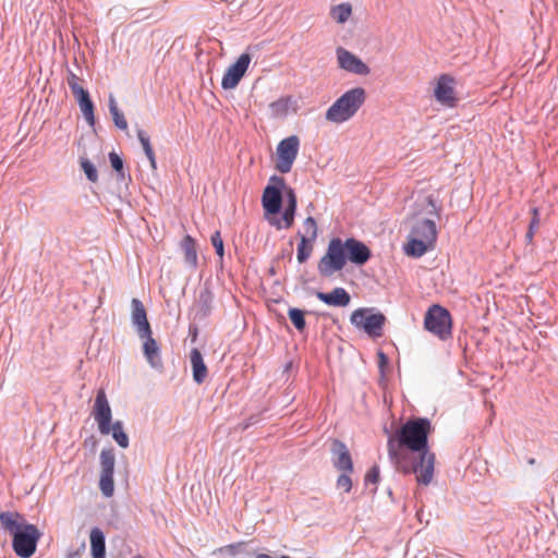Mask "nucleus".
<instances>
[{"label": "nucleus", "mask_w": 558, "mask_h": 558, "mask_svg": "<svg viewBox=\"0 0 558 558\" xmlns=\"http://www.w3.org/2000/svg\"><path fill=\"white\" fill-rule=\"evenodd\" d=\"M433 430L427 417H410L395 433L388 427L387 453L391 462H403L404 474H416L420 484L428 485L434 476L436 456L430 450L428 437Z\"/></svg>", "instance_id": "f257e3e1"}, {"label": "nucleus", "mask_w": 558, "mask_h": 558, "mask_svg": "<svg viewBox=\"0 0 558 558\" xmlns=\"http://www.w3.org/2000/svg\"><path fill=\"white\" fill-rule=\"evenodd\" d=\"M265 218L277 230L290 228L295 218L298 198L295 191L288 186L282 177L269 178L262 195Z\"/></svg>", "instance_id": "f03ea898"}, {"label": "nucleus", "mask_w": 558, "mask_h": 558, "mask_svg": "<svg viewBox=\"0 0 558 558\" xmlns=\"http://www.w3.org/2000/svg\"><path fill=\"white\" fill-rule=\"evenodd\" d=\"M95 421L98 424V429L100 434L108 435L111 434L114 441L119 447L125 449L130 445L129 436L124 430L123 422L116 421L112 423V411L109 404L107 395L104 389H99L97 391L94 411H93Z\"/></svg>", "instance_id": "7ed1b4c3"}, {"label": "nucleus", "mask_w": 558, "mask_h": 558, "mask_svg": "<svg viewBox=\"0 0 558 558\" xmlns=\"http://www.w3.org/2000/svg\"><path fill=\"white\" fill-rule=\"evenodd\" d=\"M366 92L363 87H354L343 93L326 111L325 118L332 123L349 121L364 105Z\"/></svg>", "instance_id": "20e7f679"}, {"label": "nucleus", "mask_w": 558, "mask_h": 558, "mask_svg": "<svg viewBox=\"0 0 558 558\" xmlns=\"http://www.w3.org/2000/svg\"><path fill=\"white\" fill-rule=\"evenodd\" d=\"M348 263L345 240L332 238L327 246L326 254L318 262V272L323 277H330L344 268Z\"/></svg>", "instance_id": "39448f33"}, {"label": "nucleus", "mask_w": 558, "mask_h": 558, "mask_svg": "<svg viewBox=\"0 0 558 558\" xmlns=\"http://www.w3.org/2000/svg\"><path fill=\"white\" fill-rule=\"evenodd\" d=\"M387 318L374 307H360L352 312L350 323L372 338L383 336Z\"/></svg>", "instance_id": "423d86ee"}, {"label": "nucleus", "mask_w": 558, "mask_h": 558, "mask_svg": "<svg viewBox=\"0 0 558 558\" xmlns=\"http://www.w3.org/2000/svg\"><path fill=\"white\" fill-rule=\"evenodd\" d=\"M424 328L440 340H448L452 336V317L450 312L439 304H433L425 314Z\"/></svg>", "instance_id": "0eeeda50"}, {"label": "nucleus", "mask_w": 558, "mask_h": 558, "mask_svg": "<svg viewBox=\"0 0 558 558\" xmlns=\"http://www.w3.org/2000/svg\"><path fill=\"white\" fill-rule=\"evenodd\" d=\"M41 532L35 524L25 523L12 536V547L19 558H31L37 548Z\"/></svg>", "instance_id": "6e6552de"}, {"label": "nucleus", "mask_w": 558, "mask_h": 558, "mask_svg": "<svg viewBox=\"0 0 558 558\" xmlns=\"http://www.w3.org/2000/svg\"><path fill=\"white\" fill-rule=\"evenodd\" d=\"M213 555H219L223 558L241 557V558H272L268 553L263 551L255 541L239 542L221 546L213 551ZM278 558H290L281 555Z\"/></svg>", "instance_id": "1a4fd4ad"}, {"label": "nucleus", "mask_w": 558, "mask_h": 558, "mask_svg": "<svg viewBox=\"0 0 558 558\" xmlns=\"http://www.w3.org/2000/svg\"><path fill=\"white\" fill-rule=\"evenodd\" d=\"M258 50V46H250L246 51L241 53L234 63H232L225 72L221 80V87L225 90L234 89L242 77L245 75V72L248 69V65L252 61L251 51Z\"/></svg>", "instance_id": "9d476101"}, {"label": "nucleus", "mask_w": 558, "mask_h": 558, "mask_svg": "<svg viewBox=\"0 0 558 558\" xmlns=\"http://www.w3.org/2000/svg\"><path fill=\"white\" fill-rule=\"evenodd\" d=\"M300 149V138L296 135H290L281 140L277 146L276 169L280 173H288L296 159Z\"/></svg>", "instance_id": "9b49d317"}, {"label": "nucleus", "mask_w": 558, "mask_h": 558, "mask_svg": "<svg viewBox=\"0 0 558 558\" xmlns=\"http://www.w3.org/2000/svg\"><path fill=\"white\" fill-rule=\"evenodd\" d=\"M332 466L339 472H354L353 460L348 446L338 438L330 441Z\"/></svg>", "instance_id": "f8f14e48"}, {"label": "nucleus", "mask_w": 558, "mask_h": 558, "mask_svg": "<svg viewBox=\"0 0 558 558\" xmlns=\"http://www.w3.org/2000/svg\"><path fill=\"white\" fill-rule=\"evenodd\" d=\"M336 54L338 64L342 70L356 75L369 74V66L362 59L344 49L343 47H338L336 49Z\"/></svg>", "instance_id": "ddd939ff"}, {"label": "nucleus", "mask_w": 558, "mask_h": 558, "mask_svg": "<svg viewBox=\"0 0 558 558\" xmlns=\"http://www.w3.org/2000/svg\"><path fill=\"white\" fill-rule=\"evenodd\" d=\"M345 248L348 254V262L356 266L365 265L372 257V251L362 241L355 238L345 239Z\"/></svg>", "instance_id": "4468645a"}, {"label": "nucleus", "mask_w": 558, "mask_h": 558, "mask_svg": "<svg viewBox=\"0 0 558 558\" xmlns=\"http://www.w3.org/2000/svg\"><path fill=\"white\" fill-rule=\"evenodd\" d=\"M454 78L448 74H441L437 81L434 89V96L437 101L445 104L449 107L456 105L457 98L454 97Z\"/></svg>", "instance_id": "2eb2a0df"}, {"label": "nucleus", "mask_w": 558, "mask_h": 558, "mask_svg": "<svg viewBox=\"0 0 558 558\" xmlns=\"http://www.w3.org/2000/svg\"><path fill=\"white\" fill-rule=\"evenodd\" d=\"M138 337L144 340L143 353L148 364L155 369H162L163 364L160 356V348L157 341L153 338V331L150 330L148 335L140 333Z\"/></svg>", "instance_id": "dca6fc26"}, {"label": "nucleus", "mask_w": 558, "mask_h": 558, "mask_svg": "<svg viewBox=\"0 0 558 558\" xmlns=\"http://www.w3.org/2000/svg\"><path fill=\"white\" fill-rule=\"evenodd\" d=\"M214 294L210 287L205 283L199 291L196 302V311L193 316L194 322H204L213 312Z\"/></svg>", "instance_id": "f3484780"}, {"label": "nucleus", "mask_w": 558, "mask_h": 558, "mask_svg": "<svg viewBox=\"0 0 558 558\" xmlns=\"http://www.w3.org/2000/svg\"><path fill=\"white\" fill-rule=\"evenodd\" d=\"M315 296L329 306L345 307L351 302L350 293L342 287H337L330 292L315 291Z\"/></svg>", "instance_id": "a211bd4d"}, {"label": "nucleus", "mask_w": 558, "mask_h": 558, "mask_svg": "<svg viewBox=\"0 0 558 558\" xmlns=\"http://www.w3.org/2000/svg\"><path fill=\"white\" fill-rule=\"evenodd\" d=\"M132 315L131 320L132 325L135 327L137 335L145 333L148 335L150 332L151 327L147 319V312L143 304V302L138 299H132L131 301Z\"/></svg>", "instance_id": "6ab92c4d"}, {"label": "nucleus", "mask_w": 558, "mask_h": 558, "mask_svg": "<svg viewBox=\"0 0 558 558\" xmlns=\"http://www.w3.org/2000/svg\"><path fill=\"white\" fill-rule=\"evenodd\" d=\"M410 233L411 235L422 239L432 246H434L437 240L436 223L434 220L427 218L417 220L413 225Z\"/></svg>", "instance_id": "aec40b11"}, {"label": "nucleus", "mask_w": 558, "mask_h": 558, "mask_svg": "<svg viewBox=\"0 0 558 558\" xmlns=\"http://www.w3.org/2000/svg\"><path fill=\"white\" fill-rule=\"evenodd\" d=\"M193 380L197 385H202L208 375L207 365L204 362L202 352L197 348H193L190 353Z\"/></svg>", "instance_id": "412c9836"}, {"label": "nucleus", "mask_w": 558, "mask_h": 558, "mask_svg": "<svg viewBox=\"0 0 558 558\" xmlns=\"http://www.w3.org/2000/svg\"><path fill=\"white\" fill-rule=\"evenodd\" d=\"M89 537L92 558H106V536L102 530L93 527Z\"/></svg>", "instance_id": "4be33fe9"}, {"label": "nucleus", "mask_w": 558, "mask_h": 558, "mask_svg": "<svg viewBox=\"0 0 558 558\" xmlns=\"http://www.w3.org/2000/svg\"><path fill=\"white\" fill-rule=\"evenodd\" d=\"M180 246L184 253L185 264L190 268L196 269L197 263H198L197 252H196V241L190 234H186L181 240Z\"/></svg>", "instance_id": "5701e85b"}, {"label": "nucleus", "mask_w": 558, "mask_h": 558, "mask_svg": "<svg viewBox=\"0 0 558 558\" xmlns=\"http://www.w3.org/2000/svg\"><path fill=\"white\" fill-rule=\"evenodd\" d=\"M0 523L13 536L26 521L19 512L2 511L0 512Z\"/></svg>", "instance_id": "b1692460"}, {"label": "nucleus", "mask_w": 558, "mask_h": 558, "mask_svg": "<svg viewBox=\"0 0 558 558\" xmlns=\"http://www.w3.org/2000/svg\"><path fill=\"white\" fill-rule=\"evenodd\" d=\"M430 244L426 243L422 239H418L414 235L409 234V241L404 246V253L414 258H420L423 256L429 248H433Z\"/></svg>", "instance_id": "393cba45"}, {"label": "nucleus", "mask_w": 558, "mask_h": 558, "mask_svg": "<svg viewBox=\"0 0 558 558\" xmlns=\"http://www.w3.org/2000/svg\"><path fill=\"white\" fill-rule=\"evenodd\" d=\"M136 135H137V138H138L140 143L142 144L144 154L146 155L147 159L149 160V165H150L151 169L156 170L157 169V161H156L155 151H154L153 146L150 144V136L143 129H137Z\"/></svg>", "instance_id": "a878e982"}, {"label": "nucleus", "mask_w": 558, "mask_h": 558, "mask_svg": "<svg viewBox=\"0 0 558 558\" xmlns=\"http://www.w3.org/2000/svg\"><path fill=\"white\" fill-rule=\"evenodd\" d=\"M108 108L116 128L121 131L128 130V121L123 112L118 108L117 100L112 94L108 98Z\"/></svg>", "instance_id": "bb28decb"}, {"label": "nucleus", "mask_w": 558, "mask_h": 558, "mask_svg": "<svg viewBox=\"0 0 558 558\" xmlns=\"http://www.w3.org/2000/svg\"><path fill=\"white\" fill-rule=\"evenodd\" d=\"M108 158H109L111 168L114 170V172L117 174V181H119V182H125L126 180L131 181V175L129 173H126L124 170V161H123L122 157L119 154H117L116 151H110L108 154Z\"/></svg>", "instance_id": "cd10ccee"}, {"label": "nucleus", "mask_w": 558, "mask_h": 558, "mask_svg": "<svg viewBox=\"0 0 558 558\" xmlns=\"http://www.w3.org/2000/svg\"><path fill=\"white\" fill-rule=\"evenodd\" d=\"M299 235H300V242L298 244L296 259L300 264H303L310 258V256L313 252L312 242L314 240H312L311 236H306L301 233H299Z\"/></svg>", "instance_id": "c85d7f7f"}, {"label": "nucleus", "mask_w": 558, "mask_h": 558, "mask_svg": "<svg viewBox=\"0 0 558 558\" xmlns=\"http://www.w3.org/2000/svg\"><path fill=\"white\" fill-rule=\"evenodd\" d=\"M352 14L350 2H342L331 8L330 15L339 24L345 23Z\"/></svg>", "instance_id": "c756f323"}, {"label": "nucleus", "mask_w": 558, "mask_h": 558, "mask_svg": "<svg viewBox=\"0 0 558 558\" xmlns=\"http://www.w3.org/2000/svg\"><path fill=\"white\" fill-rule=\"evenodd\" d=\"M305 314V311L298 307H289L288 310V317L299 332H303L306 328Z\"/></svg>", "instance_id": "7c9ffc66"}, {"label": "nucleus", "mask_w": 558, "mask_h": 558, "mask_svg": "<svg viewBox=\"0 0 558 558\" xmlns=\"http://www.w3.org/2000/svg\"><path fill=\"white\" fill-rule=\"evenodd\" d=\"M116 456L112 448L102 449L100 452L101 473H114Z\"/></svg>", "instance_id": "2f4dec72"}, {"label": "nucleus", "mask_w": 558, "mask_h": 558, "mask_svg": "<svg viewBox=\"0 0 558 558\" xmlns=\"http://www.w3.org/2000/svg\"><path fill=\"white\" fill-rule=\"evenodd\" d=\"M99 488L101 494L109 498L114 493L113 473H100Z\"/></svg>", "instance_id": "473e14b6"}, {"label": "nucleus", "mask_w": 558, "mask_h": 558, "mask_svg": "<svg viewBox=\"0 0 558 558\" xmlns=\"http://www.w3.org/2000/svg\"><path fill=\"white\" fill-rule=\"evenodd\" d=\"M80 163H81L82 170L84 171V173L86 175V179L92 183L97 182L98 181V171H97L96 166L87 158H81Z\"/></svg>", "instance_id": "72a5a7b5"}, {"label": "nucleus", "mask_w": 558, "mask_h": 558, "mask_svg": "<svg viewBox=\"0 0 558 558\" xmlns=\"http://www.w3.org/2000/svg\"><path fill=\"white\" fill-rule=\"evenodd\" d=\"M81 109V112L83 117L85 118L87 124L92 128L96 124V118H95V105L93 100H89L87 102L84 101V104L78 106Z\"/></svg>", "instance_id": "f704fd0d"}, {"label": "nucleus", "mask_w": 558, "mask_h": 558, "mask_svg": "<svg viewBox=\"0 0 558 558\" xmlns=\"http://www.w3.org/2000/svg\"><path fill=\"white\" fill-rule=\"evenodd\" d=\"M211 245L215 248L216 254L220 257L222 260L225 256V245L223 240L221 238L220 231H215L210 236Z\"/></svg>", "instance_id": "c9c22d12"}, {"label": "nucleus", "mask_w": 558, "mask_h": 558, "mask_svg": "<svg viewBox=\"0 0 558 558\" xmlns=\"http://www.w3.org/2000/svg\"><path fill=\"white\" fill-rule=\"evenodd\" d=\"M352 473L353 472H341V474L337 478V487L343 489L344 493H350V490L352 489V480L350 476Z\"/></svg>", "instance_id": "e433bc0d"}, {"label": "nucleus", "mask_w": 558, "mask_h": 558, "mask_svg": "<svg viewBox=\"0 0 558 558\" xmlns=\"http://www.w3.org/2000/svg\"><path fill=\"white\" fill-rule=\"evenodd\" d=\"M380 480V470L377 464H374L365 474L364 484L368 486L369 484H378Z\"/></svg>", "instance_id": "4c0bfd02"}, {"label": "nucleus", "mask_w": 558, "mask_h": 558, "mask_svg": "<svg viewBox=\"0 0 558 558\" xmlns=\"http://www.w3.org/2000/svg\"><path fill=\"white\" fill-rule=\"evenodd\" d=\"M71 92H72L78 106L84 104V101L87 102V101L92 100L89 92L82 86H80V87L74 86Z\"/></svg>", "instance_id": "58836bf2"}, {"label": "nucleus", "mask_w": 558, "mask_h": 558, "mask_svg": "<svg viewBox=\"0 0 558 558\" xmlns=\"http://www.w3.org/2000/svg\"><path fill=\"white\" fill-rule=\"evenodd\" d=\"M377 356H378V371H379V374H380V378L385 379V377H386V368H387V366L389 364V357L381 350H379L377 352Z\"/></svg>", "instance_id": "ea45409f"}, {"label": "nucleus", "mask_w": 558, "mask_h": 558, "mask_svg": "<svg viewBox=\"0 0 558 558\" xmlns=\"http://www.w3.org/2000/svg\"><path fill=\"white\" fill-rule=\"evenodd\" d=\"M531 214L532 218L530 220L527 230H531V232H536L541 223L539 209L537 207H532Z\"/></svg>", "instance_id": "a19ab883"}, {"label": "nucleus", "mask_w": 558, "mask_h": 558, "mask_svg": "<svg viewBox=\"0 0 558 558\" xmlns=\"http://www.w3.org/2000/svg\"><path fill=\"white\" fill-rule=\"evenodd\" d=\"M304 227L306 228L307 232L311 231V238L312 240H316L317 238V225L316 220L310 216L304 220Z\"/></svg>", "instance_id": "79ce46f5"}, {"label": "nucleus", "mask_w": 558, "mask_h": 558, "mask_svg": "<svg viewBox=\"0 0 558 558\" xmlns=\"http://www.w3.org/2000/svg\"><path fill=\"white\" fill-rule=\"evenodd\" d=\"M426 203L430 207V210H428V214L439 217L441 208H440V206L437 205L435 197L433 195L426 196Z\"/></svg>", "instance_id": "37998d69"}, {"label": "nucleus", "mask_w": 558, "mask_h": 558, "mask_svg": "<svg viewBox=\"0 0 558 558\" xmlns=\"http://www.w3.org/2000/svg\"><path fill=\"white\" fill-rule=\"evenodd\" d=\"M86 550V543L85 541H82L77 547L76 550L70 551L66 556V558H80L81 555H83Z\"/></svg>", "instance_id": "c03bdc74"}, {"label": "nucleus", "mask_w": 558, "mask_h": 558, "mask_svg": "<svg viewBox=\"0 0 558 558\" xmlns=\"http://www.w3.org/2000/svg\"><path fill=\"white\" fill-rule=\"evenodd\" d=\"M78 81H80V77L75 73L70 71L68 74V77H66V82H68V85L71 90L73 89L74 86H76V87L81 86Z\"/></svg>", "instance_id": "a18cd8bd"}, {"label": "nucleus", "mask_w": 558, "mask_h": 558, "mask_svg": "<svg viewBox=\"0 0 558 558\" xmlns=\"http://www.w3.org/2000/svg\"><path fill=\"white\" fill-rule=\"evenodd\" d=\"M198 326L196 322H192L189 324V337L191 338L192 342H195L198 336Z\"/></svg>", "instance_id": "49530a36"}, {"label": "nucleus", "mask_w": 558, "mask_h": 558, "mask_svg": "<svg viewBox=\"0 0 558 558\" xmlns=\"http://www.w3.org/2000/svg\"><path fill=\"white\" fill-rule=\"evenodd\" d=\"M259 422V415H252L243 423V429L248 428L250 426L257 424Z\"/></svg>", "instance_id": "de8ad7c7"}, {"label": "nucleus", "mask_w": 558, "mask_h": 558, "mask_svg": "<svg viewBox=\"0 0 558 558\" xmlns=\"http://www.w3.org/2000/svg\"><path fill=\"white\" fill-rule=\"evenodd\" d=\"M534 235H535V232H531V230H527L525 233V242L527 244L532 243Z\"/></svg>", "instance_id": "09e8293b"}, {"label": "nucleus", "mask_w": 558, "mask_h": 558, "mask_svg": "<svg viewBox=\"0 0 558 558\" xmlns=\"http://www.w3.org/2000/svg\"><path fill=\"white\" fill-rule=\"evenodd\" d=\"M268 274H269L270 276H275V275H276V269H275V267H270V268L268 269Z\"/></svg>", "instance_id": "8fccbe9b"}, {"label": "nucleus", "mask_w": 558, "mask_h": 558, "mask_svg": "<svg viewBox=\"0 0 558 558\" xmlns=\"http://www.w3.org/2000/svg\"><path fill=\"white\" fill-rule=\"evenodd\" d=\"M279 105H280V102H279V101H275V102H272L270 106H271V108H276V107H278Z\"/></svg>", "instance_id": "3c124183"}, {"label": "nucleus", "mask_w": 558, "mask_h": 558, "mask_svg": "<svg viewBox=\"0 0 558 558\" xmlns=\"http://www.w3.org/2000/svg\"><path fill=\"white\" fill-rule=\"evenodd\" d=\"M527 462H529L530 464H534V463H535V459H534V458H531V459H529V461H527Z\"/></svg>", "instance_id": "603ef678"}, {"label": "nucleus", "mask_w": 558, "mask_h": 558, "mask_svg": "<svg viewBox=\"0 0 558 558\" xmlns=\"http://www.w3.org/2000/svg\"><path fill=\"white\" fill-rule=\"evenodd\" d=\"M388 495L392 496V490L390 488L388 489Z\"/></svg>", "instance_id": "864d4df0"}, {"label": "nucleus", "mask_w": 558, "mask_h": 558, "mask_svg": "<svg viewBox=\"0 0 558 558\" xmlns=\"http://www.w3.org/2000/svg\"><path fill=\"white\" fill-rule=\"evenodd\" d=\"M133 558H143L141 555L134 556Z\"/></svg>", "instance_id": "5fc2aeb1"}]
</instances>
